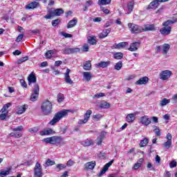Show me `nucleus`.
Segmentation results:
<instances>
[{
	"label": "nucleus",
	"mask_w": 177,
	"mask_h": 177,
	"mask_svg": "<svg viewBox=\"0 0 177 177\" xmlns=\"http://www.w3.org/2000/svg\"><path fill=\"white\" fill-rule=\"evenodd\" d=\"M28 85H31L32 84H36L37 77L34 74L30 73L28 77Z\"/></svg>",
	"instance_id": "4be33fe9"
},
{
	"label": "nucleus",
	"mask_w": 177,
	"mask_h": 177,
	"mask_svg": "<svg viewBox=\"0 0 177 177\" xmlns=\"http://www.w3.org/2000/svg\"><path fill=\"white\" fill-rule=\"evenodd\" d=\"M171 30H172V28L171 26H168L167 28L163 27L159 31L161 35L167 36L171 34Z\"/></svg>",
	"instance_id": "f3484780"
},
{
	"label": "nucleus",
	"mask_w": 177,
	"mask_h": 177,
	"mask_svg": "<svg viewBox=\"0 0 177 177\" xmlns=\"http://www.w3.org/2000/svg\"><path fill=\"white\" fill-rule=\"evenodd\" d=\"M83 68L85 70V71H89L92 68V64L91 63V61H86L84 64H83Z\"/></svg>",
	"instance_id": "a878e982"
},
{
	"label": "nucleus",
	"mask_w": 177,
	"mask_h": 177,
	"mask_svg": "<svg viewBox=\"0 0 177 177\" xmlns=\"http://www.w3.org/2000/svg\"><path fill=\"white\" fill-rule=\"evenodd\" d=\"M23 129H24V128L23 127V126H19L16 128L12 129L13 132L10 133L9 134V136H10L11 138H21L22 134H21V131H23Z\"/></svg>",
	"instance_id": "423d86ee"
},
{
	"label": "nucleus",
	"mask_w": 177,
	"mask_h": 177,
	"mask_svg": "<svg viewBox=\"0 0 177 177\" xmlns=\"http://www.w3.org/2000/svg\"><path fill=\"white\" fill-rule=\"evenodd\" d=\"M52 55H53V50H49L46 53L45 56L47 59H50V57H52Z\"/></svg>",
	"instance_id": "8fccbe9b"
},
{
	"label": "nucleus",
	"mask_w": 177,
	"mask_h": 177,
	"mask_svg": "<svg viewBox=\"0 0 177 177\" xmlns=\"http://www.w3.org/2000/svg\"><path fill=\"white\" fill-rule=\"evenodd\" d=\"M41 176H42V166L37 162L34 168V177Z\"/></svg>",
	"instance_id": "9d476101"
},
{
	"label": "nucleus",
	"mask_w": 177,
	"mask_h": 177,
	"mask_svg": "<svg viewBox=\"0 0 177 177\" xmlns=\"http://www.w3.org/2000/svg\"><path fill=\"white\" fill-rule=\"evenodd\" d=\"M55 161L50 159H47L44 164V167H50L51 165H55Z\"/></svg>",
	"instance_id": "37998d69"
},
{
	"label": "nucleus",
	"mask_w": 177,
	"mask_h": 177,
	"mask_svg": "<svg viewBox=\"0 0 177 177\" xmlns=\"http://www.w3.org/2000/svg\"><path fill=\"white\" fill-rule=\"evenodd\" d=\"M71 55L74 54V53H79V52H80V48H71Z\"/></svg>",
	"instance_id": "6e6d98bb"
},
{
	"label": "nucleus",
	"mask_w": 177,
	"mask_h": 177,
	"mask_svg": "<svg viewBox=\"0 0 177 177\" xmlns=\"http://www.w3.org/2000/svg\"><path fill=\"white\" fill-rule=\"evenodd\" d=\"M48 15L44 16V19H51L52 17H55L56 16H62L63 13H64V10L63 8H49L47 11Z\"/></svg>",
	"instance_id": "f03ea898"
},
{
	"label": "nucleus",
	"mask_w": 177,
	"mask_h": 177,
	"mask_svg": "<svg viewBox=\"0 0 177 177\" xmlns=\"http://www.w3.org/2000/svg\"><path fill=\"white\" fill-rule=\"evenodd\" d=\"M114 68H115V70H117L118 71H119V70H121V68H122V62L120 61V62H117L115 65Z\"/></svg>",
	"instance_id": "c03bdc74"
},
{
	"label": "nucleus",
	"mask_w": 177,
	"mask_h": 177,
	"mask_svg": "<svg viewBox=\"0 0 177 177\" xmlns=\"http://www.w3.org/2000/svg\"><path fill=\"white\" fill-rule=\"evenodd\" d=\"M64 100V95L59 93L57 95V102L62 103Z\"/></svg>",
	"instance_id": "de8ad7c7"
},
{
	"label": "nucleus",
	"mask_w": 177,
	"mask_h": 177,
	"mask_svg": "<svg viewBox=\"0 0 177 177\" xmlns=\"http://www.w3.org/2000/svg\"><path fill=\"white\" fill-rule=\"evenodd\" d=\"M88 42L90 44V45H96V44H97V41H96L95 37H88Z\"/></svg>",
	"instance_id": "e433bc0d"
},
{
	"label": "nucleus",
	"mask_w": 177,
	"mask_h": 177,
	"mask_svg": "<svg viewBox=\"0 0 177 177\" xmlns=\"http://www.w3.org/2000/svg\"><path fill=\"white\" fill-rule=\"evenodd\" d=\"M164 176L165 177H171V172L166 170L164 174Z\"/></svg>",
	"instance_id": "774afa93"
},
{
	"label": "nucleus",
	"mask_w": 177,
	"mask_h": 177,
	"mask_svg": "<svg viewBox=\"0 0 177 177\" xmlns=\"http://www.w3.org/2000/svg\"><path fill=\"white\" fill-rule=\"evenodd\" d=\"M27 109H28V106L26 104L17 106V114H23V113L26 112V110H27Z\"/></svg>",
	"instance_id": "b1692460"
},
{
	"label": "nucleus",
	"mask_w": 177,
	"mask_h": 177,
	"mask_svg": "<svg viewBox=\"0 0 177 177\" xmlns=\"http://www.w3.org/2000/svg\"><path fill=\"white\" fill-rule=\"evenodd\" d=\"M135 5V3L133 1H130L127 4V8H128V12L127 15H131V12L133 10V6Z\"/></svg>",
	"instance_id": "7c9ffc66"
},
{
	"label": "nucleus",
	"mask_w": 177,
	"mask_h": 177,
	"mask_svg": "<svg viewBox=\"0 0 177 177\" xmlns=\"http://www.w3.org/2000/svg\"><path fill=\"white\" fill-rule=\"evenodd\" d=\"M149 143V140L147 138H145L144 140H142L140 142V147H145V146H147V144Z\"/></svg>",
	"instance_id": "a18cd8bd"
},
{
	"label": "nucleus",
	"mask_w": 177,
	"mask_h": 177,
	"mask_svg": "<svg viewBox=\"0 0 177 177\" xmlns=\"http://www.w3.org/2000/svg\"><path fill=\"white\" fill-rule=\"evenodd\" d=\"M110 32H111V28H109L108 29H104L102 32L99 34V38H100V39H102V38H106V37H107Z\"/></svg>",
	"instance_id": "5701e85b"
},
{
	"label": "nucleus",
	"mask_w": 177,
	"mask_h": 177,
	"mask_svg": "<svg viewBox=\"0 0 177 177\" xmlns=\"http://www.w3.org/2000/svg\"><path fill=\"white\" fill-rule=\"evenodd\" d=\"M128 27L132 34H139L140 32H143V26L136 25L133 23H129Z\"/></svg>",
	"instance_id": "39448f33"
},
{
	"label": "nucleus",
	"mask_w": 177,
	"mask_h": 177,
	"mask_svg": "<svg viewBox=\"0 0 177 177\" xmlns=\"http://www.w3.org/2000/svg\"><path fill=\"white\" fill-rule=\"evenodd\" d=\"M140 122L145 127H149V125L151 124V119L149 118V116L147 115H144L141 117Z\"/></svg>",
	"instance_id": "f8f14e48"
},
{
	"label": "nucleus",
	"mask_w": 177,
	"mask_h": 177,
	"mask_svg": "<svg viewBox=\"0 0 177 177\" xmlns=\"http://www.w3.org/2000/svg\"><path fill=\"white\" fill-rule=\"evenodd\" d=\"M71 70L69 68L66 69V72L64 73V80L66 84H69V85H73V80L71 77H70Z\"/></svg>",
	"instance_id": "2eb2a0df"
},
{
	"label": "nucleus",
	"mask_w": 177,
	"mask_h": 177,
	"mask_svg": "<svg viewBox=\"0 0 177 177\" xmlns=\"http://www.w3.org/2000/svg\"><path fill=\"white\" fill-rule=\"evenodd\" d=\"M66 165H64V164H58L56 166L55 168V171H57V172H60V171H62V169H65V168H66Z\"/></svg>",
	"instance_id": "ea45409f"
},
{
	"label": "nucleus",
	"mask_w": 177,
	"mask_h": 177,
	"mask_svg": "<svg viewBox=\"0 0 177 177\" xmlns=\"http://www.w3.org/2000/svg\"><path fill=\"white\" fill-rule=\"evenodd\" d=\"M62 35H63V37H65V38H71L73 37L71 34H68L64 32H62Z\"/></svg>",
	"instance_id": "0e129e2a"
},
{
	"label": "nucleus",
	"mask_w": 177,
	"mask_h": 177,
	"mask_svg": "<svg viewBox=\"0 0 177 177\" xmlns=\"http://www.w3.org/2000/svg\"><path fill=\"white\" fill-rule=\"evenodd\" d=\"M59 23H60V19H57L53 20L51 22V24L53 27H56V26H57Z\"/></svg>",
	"instance_id": "4d7b16f0"
},
{
	"label": "nucleus",
	"mask_w": 177,
	"mask_h": 177,
	"mask_svg": "<svg viewBox=\"0 0 177 177\" xmlns=\"http://www.w3.org/2000/svg\"><path fill=\"white\" fill-rule=\"evenodd\" d=\"M158 6H160V3L158 0H153L149 4L147 9H157Z\"/></svg>",
	"instance_id": "412c9836"
},
{
	"label": "nucleus",
	"mask_w": 177,
	"mask_h": 177,
	"mask_svg": "<svg viewBox=\"0 0 177 177\" xmlns=\"http://www.w3.org/2000/svg\"><path fill=\"white\" fill-rule=\"evenodd\" d=\"M171 103V100H168L167 98H163L160 102V104L162 107H164V106H167V104Z\"/></svg>",
	"instance_id": "58836bf2"
},
{
	"label": "nucleus",
	"mask_w": 177,
	"mask_h": 177,
	"mask_svg": "<svg viewBox=\"0 0 177 177\" xmlns=\"http://www.w3.org/2000/svg\"><path fill=\"white\" fill-rule=\"evenodd\" d=\"M106 133H107L106 131H102L100 135L99 139H100L101 140H103V139H104V137L106 136Z\"/></svg>",
	"instance_id": "052dcab7"
},
{
	"label": "nucleus",
	"mask_w": 177,
	"mask_h": 177,
	"mask_svg": "<svg viewBox=\"0 0 177 177\" xmlns=\"http://www.w3.org/2000/svg\"><path fill=\"white\" fill-rule=\"evenodd\" d=\"M52 132H53V131L51 129H44L41 131H40V135L41 136H45L46 135H50V133H52Z\"/></svg>",
	"instance_id": "f704fd0d"
},
{
	"label": "nucleus",
	"mask_w": 177,
	"mask_h": 177,
	"mask_svg": "<svg viewBox=\"0 0 177 177\" xmlns=\"http://www.w3.org/2000/svg\"><path fill=\"white\" fill-rule=\"evenodd\" d=\"M111 62L110 61L107 62H101L98 64H96V68H106L110 66V64Z\"/></svg>",
	"instance_id": "6ab92c4d"
},
{
	"label": "nucleus",
	"mask_w": 177,
	"mask_h": 177,
	"mask_svg": "<svg viewBox=\"0 0 177 177\" xmlns=\"http://www.w3.org/2000/svg\"><path fill=\"white\" fill-rule=\"evenodd\" d=\"M140 46V42L139 41L131 43L130 44V47L129 48V50H130V52H136V50L139 49Z\"/></svg>",
	"instance_id": "dca6fc26"
},
{
	"label": "nucleus",
	"mask_w": 177,
	"mask_h": 177,
	"mask_svg": "<svg viewBox=\"0 0 177 177\" xmlns=\"http://www.w3.org/2000/svg\"><path fill=\"white\" fill-rule=\"evenodd\" d=\"M143 158H140L138 162L133 165V169H134L135 170L136 169H139V168H140L142 167V164H143Z\"/></svg>",
	"instance_id": "c85d7f7f"
},
{
	"label": "nucleus",
	"mask_w": 177,
	"mask_h": 177,
	"mask_svg": "<svg viewBox=\"0 0 177 177\" xmlns=\"http://www.w3.org/2000/svg\"><path fill=\"white\" fill-rule=\"evenodd\" d=\"M91 115H92V110L91 109L87 110L84 114V119L80 120L77 122V124H79V125H82V124H86V122L89 121V119L91 118Z\"/></svg>",
	"instance_id": "1a4fd4ad"
},
{
	"label": "nucleus",
	"mask_w": 177,
	"mask_h": 177,
	"mask_svg": "<svg viewBox=\"0 0 177 177\" xmlns=\"http://www.w3.org/2000/svg\"><path fill=\"white\" fill-rule=\"evenodd\" d=\"M43 142L50 143V145H55V146H62V145H64V139L62 136L46 138L43 140Z\"/></svg>",
	"instance_id": "f257e3e1"
},
{
	"label": "nucleus",
	"mask_w": 177,
	"mask_h": 177,
	"mask_svg": "<svg viewBox=\"0 0 177 177\" xmlns=\"http://www.w3.org/2000/svg\"><path fill=\"white\" fill-rule=\"evenodd\" d=\"M103 96H106L104 93H99L94 95V97H96L97 99H100V97H103Z\"/></svg>",
	"instance_id": "13d9d810"
},
{
	"label": "nucleus",
	"mask_w": 177,
	"mask_h": 177,
	"mask_svg": "<svg viewBox=\"0 0 177 177\" xmlns=\"http://www.w3.org/2000/svg\"><path fill=\"white\" fill-rule=\"evenodd\" d=\"M100 107L101 109H109L110 108V103L104 102L100 104Z\"/></svg>",
	"instance_id": "49530a36"
},
{
	"label": "nucleus",
	"mask_w": 177,
	"mask_h": 177,
	"mask_svg": "<svg viewBox=\"0 0 177 177\" xmlns=\"http://www.w3.org/2000/svg\"><path fill=\"white\" fill-rule=\"evenodd\" d=\"M177 165V162L175 160H172L170 163H169V167L170 168H175Z\"/></svg>",
	"instance_id": "680f3d73"
},
{
	"label": "nucleus",
	"mask_w": 177,
	"mask_h": 177,
	"mask_svg": "<svg viewBox=\"0 0 177 177\" xmlns=\"http://www.w3.org/2000/svg\"><path fill=\"white\" fill-rule=\"evenodd\" d=\"M124 57V53L121 52L116 53L113 55V59L116 60H121Z\"/></svg>",
	"instance_id": "4c0bfd02"
},
{
	"label": "nucleus",
	"mask_w": 177,
	"mask_h": 177,
	"mask_svg": "<svg viewBox=\"0 0 177 177\" xmlns=\"http://www.w3.org/2000/svg\"><path fill=\"white\" fill-rule=\"evenodd\" d=\"M83 78H84V80L87 81V82H89V81H91V80H92V73H91L90 72H84L83 73Z\"/></svg>",
	"instance_id": "bb28decb"
},
{
	"label": "nucleus",
	"mask_w": 177,
	"mask_h": 177,
	"mask_svg": "<svg viewBox=\"0 0 177 177\" xmlns=\"http://www.w3.org/2000/svg\"><path fill=\"white\" fill-rule=\"evenodd\" d=\"M52 102L49 100H46L42 102L41 105V113L44 114V115H49L50 113H52Z\"/></svg>",
	"instance_id": "7ed1b4c3"
},
{
	"label": "nucleus",
	"mask_w": 177,
	"mask_h": 177,
	"mask_svg": "<svg viewBox=\"0 0 177 177\" xmlns=\"http://www.w3.org/2000/svg\"><path fill=\"white\" fill-rule=\"evenodd\" d=\"M64 55H71V48L66 47L63 50Z\"/></svg>",
	"instance_id": "09e8293b"
},
{
	"label": "nucleus",
	"mask_w": 177,
	"mask_h": 177,
	"mask_svg": "<svg viewBox=\"0 0 177 177\" xmlns=\"http://www.w3.org/2000/svg\"><path fill=\"white\" fill-rule=\"evenodd\" d=\"M82 145H83V146H84L85 147H88L89 146H92L93 145V140H89V139H86L85 141H84Z\"/></svg>",
	"instance_id": "c9c22d12"
},
{
	"label": "nucleus",
	"mask_w": 177,
	"mask_h": 177,
	"mask_svg": "<svg viewBox=\"0 0 177 177\" xmlns=\"http://www.w3.org/2000/svg\"><path fill=\"white\" fill-rule=\"evenodd\" d=\"M77 23H78V19L73 18L72 20L69 21L66 27L67 28H73V27L77 26Z\"/></svg>",
	"instance_id": "393cba45"
},
{
	"label": "nucleus",
	"mask_w": 177,
	"mask_h": 177,
	"mask_svg": "<svg viewBox=\"0 0 177 177\" xmlns=\"http://www.w3.org/2000/svg\"><path fill=\"white\" fill-rule=\"evenodd\" d=\"M83 52H88L89 50V46L88 44H84L82 46Z\"/></svg>",
	"instance_id": "bf43d9fd"
},
{
	"label": "nucleus",
	"mask_w": 177,
	"mask_h": 177,
	"mask_svg": "<svg viewBox=\"0 0 177 177\" xmlns=\"http://www.w3.org/2000/svg\"><path fill=\"white\" fill-rule=\"evenodd\" d=\"M152 128H153V132L155 133L156 136H161V131L160 130V128H158V127L153 126Z\"/></svg>",
	"instance_id": "79ce46f5"
},
{
	"label": "nucleus",
	"mask_w": 177,
	"mask_h": 177,
	"mask_svg": "<svg viewBox=\"0 0 177 177\" xmlns=\"http://www.w3.org/2000/svg\"><path fill=\"white\" fill-rule=\"evenodd\" d=\"M10 171H12V166H10L8 169L5 171H2L0 172V176L1 177H5L7 176V175H9L10 174Z\"/></svg>",
	"instance_id": "c756f323"
},
{
	"label": "nucleus",
	"mask_w": 177,
	"mask_h": 177,
	"mask_svg": "<svg viewBox=\"0 0 177 177\" xmlns=\"http://www.w3.org/2000/svg\"><path fill=\"white\" fill-rule=\"evenodd\" d=\"M29 132H32V133H37V132H38V128L34 127V128L29 129Z\"/></svg>",
	"instance_id": "69168bd1"
},
{
	"label": "nucleus",
	"mask_w": 177,
	"mask_h": 177,
	"mask_svg": "<svg viewBox=\"0 0 177 177\" xmlns=\"http://www.w3.org/2000/svg\"><path fill=\"white\" fill-rule=\"evenodd\" d=\"M125 46H128V42L122 41L118 44L115 43L114 45L111 46V49H118V50L124 49Z\"/></svg>",
	"instance_id": "9b49d317"
},
{
	"label": "nucleus",
	"mask_w": 177,
	"mask_h": 177,
	"mask_svg": "<svg viewBox=\"0 0 177 177\" xmlns=\"http://www.w3.org/2000/svg\"><path fill=\"white\" fill-rule=\"evenodd\" d=\"M109 3H111V0H98L97 1V5H99V6L109 5Z\"/></svg>",
	"instance_id": "473e14b6"
},
{
	"label": "nucleus",
	"mask_w": 177,
	"mask_h": 177,
	"mask_svg": "<svg viewBox=\"0 0 177 177\" xmlns=\"http://www.w3.org/2000/svg\"><path fill=\"white\" fill-rule=\"evenodd\" d=\"M171 145H172V141L167 140L166 142L164 143L163 147H165V149H169Z\"/></svg>",
	"instance_id": "603ef678"
},
{
	"label": "nucleus",
	"mask_w": 177,
	"mask_h": 177,
	"mask_svg": "<svg viewBox=\"0 0 177 177\" xmlns=\"http://www.w3.org/2000/svg\"><path fill=\"white\" fill-rule=\"evenodd\" d=\"M174 23H176V20L169 19V20L163 22L162 26H163V27H165L167 28L169 27V26H171V24H174Z\"/></svg>",
	"instance_id": "72a5a7b5"
},
{
	"label": "nucleus",
	"mask_w": 177,
	"mask_h": 177,
	"mask_svg": "<svg viewBox=\"0 0 177 177\" xmlns=\"http://www.w3.org/2000/svg\"><path fill=\"white\" fill-rule=\"evenodd\" d=\"M84 169L86 171L89 169H94L95 167H96V161H91L88 162L84 165Z\"/></svg>",
	"instance_id": "a211bd4d"
},
{
	"label": "nucleus",
	"mask_w": 177,
	"mask_h": 177,
	"mask_svg": "<svg viewBox=\"0 0 177 177\" xmlns=\"http://www.w3.org/2000/svg\"><path fill=\"white\" fill-rule=\"evenodd\" d=\"M20 84L21 86H23V88H27V83H26V81H24V80H21Z\"/></svg>",
	"instance_id": "338daca9"
},
{
	"label": "nucleus",
	"mask_w": 177,
	"mask_h": 177,
	"mask_svg": "<svg viewBox=\"0 0 177 177\" xmlns=\"http://www.w3.org/2000/svg\"><path fill=\"white\" fill-rule=\"evenodd\" d=\"M39 96V85L35 84L33 86V93L30 95L31 102H37Z\"/></svg>",
	"instance_id": "0eeeda50"
},
{
	"label": "nucleus",
	"mask_w": 177,
	"mask_h": 177,
	"mask_svg": "<svg viewBox=\"0 0 177 177\" xmlns=\"http://www.w3.org/2000/svg\"><path fill=\"white\" fill-rule=\"evenodd\" d=\"M171 48V46L168 44H165L162 47L163 54L167 55L168 53V50H169V48Z\"/></svg>",
	"instance_id": "a19ab883"
},
{
	"label": "nucleus",
	"mask_w": 177,
	"mask_h": 177,
	"mask_svg": "<svg viewBox=\"0 0 177 177\" xmlns=\"http://www.w3.org/2000/svg\"><path fill=\"white\" fill-rule=\"evenodd\" d=\"M38 5V2L33 1L26 6V9H35V8H37Z\"/></svg>",
	"instance_id": "cd10ccee"
},
{
	"label": "nucleus",
	"mask_w": 177,
	"mask_h": 177,
	"mask_svg": "<svg viewBox=\"0 0 177 177\" xmlns=\"http://www.w3.org/2000/svg\"><path fill=\"white\" fill-rule=\"evenodd\" d=\"M113 162H114V160H111L109 162L106 163L104 167L102 168V170L100 172L99 176H102L106 174V171L109 170V168L113 165Z\"/></svg>",
	"instance_id": "ddd939ff"
},
{
	"label": "nucleus",
	"mask_w": 177,
	"mask_h": 177,
	"mask_svg": "<svg viewBox=\"0 0 177 177\" xmlns=\"http://www.w3.org/2000/svg\"><path fill=\"white\" fill-rule=\"evenodd\" d=\"M68 113V111H61L58 113H57L53 120H50V125H55V124H57L63 117H66L67 115V113Z\"/></svg>",
	"instance_id": "20e7f679"
},
{
	"label": "nucleus",
	"mask_w": 177,
	"mask_h": 177,
	"mask_svg": "<svg viewBox=\"0 0 177 177\" xmlns=\"http://www.w3.org/2000/svg\"><path fill=\"white\" fill-rule=\"evenodd\" d=\"M171 102L172 104H177V93L174 94L172 97L171 98Z\"/></svg>",
	"instance_id": "864d4df0"
},
{
	"label": "nucleus",
	"mask_w": 177,
	"mask_h": 177,
	"mask_svg": "<svg viewBox=\"0 0 177 177\" xmlns=\"http://www.w3.org/2000/svg\"><path fill=\"white\" fill-rule=\"evenodd\" d=\"M171 75H172V72L169 70L162 71L159 74L160 79L162 81H167V80L170 78Z\"/></svg>",
	"instance_id": "6e6552de"
},
{
	"label": "nucleus",
	"mask_w": 177,
	"mask_h": 177,
	"mask_svg": "<svg viewBox=\"0 0 177 177\" xmlns=\"http://www.w3.org/2000/svg\"><path fill=\"white\" fill-rule=\"evenodd\" d=\"M101 118H103V115L100 114L94 115L93 116V120H95V121H99V120H101Z\"/></svg>",
	"instance_id": "5fc2aeb1"
},
{
	"label": "nucleus",
	"mask_w": 177,
	"mask_h": 177,
	"mask_svg": "<svg viewBox=\"0 0 177 177\" xmlns=\"http://www.w3.org/2000/svg\"><path fill=\"white\" fill-rule=\"evenodd\" d=\"M149 82V77H143L140 78L136 82V85H146Z\"/></svg>",
	"instance_id": "aec40b11"
},
{
	"label": "nucleus",
	"mask_w": 177,
	"mask_h": 177,
	"mask_svg": "<svg viewBox=\"0 0 177 177\" xmlns=\"http://www.w3.org/2000/svg\"><path fill=\"white\" fill-rule=\"evenodd\" d=\"M157 28L154 24H145L142 27V32L147 31H156Z\"/></svg>",
	"instance_id": "4468645a"
},
{
	"label": "nucleus",
	"mask_w": 177,
	"mask_h": 177,
	"mask_svg": "<svg viewBox=\"0 0 177 177\" xmlns=\"http://www.w3.org/2000/svg\"><path fill=\"white\" fill-rule=\"evenodd\" d=\"M126 120L127 122H133L135 121V114L129 113L126 117Z\"/></svg>",
	"instance_id": "2f4dec72"
},
{
	"label": "nucleus",
	"mask_w": 177,
	"mask_h": 177,
	"mask_svg": "<svg viewBox=\"0 0 177 177\" xmlns=\"http://www.w3.org/2000/svg\"><path fill=\"white\" fill-rule=\"evenodd\" d=\"M28 60V56L24 57L18 60V64H21L22 63H24V62H27Z\"/></svg>",
	"instance_id": "3c124183"
},
{
	"label": "nucleus",
	"mask_w": 177,
	"mask_h": 177,
	"mask_svg": "<svg viewBox=\"0 0 177 177\" xmlns=\"http://www.w3.org/2000/svg\"><path fill=\"white\" fill-rule=\"evenodd\" d=\"M24 37V35H23V34H21V35H18V37L16 39V41L17 42H21V39H23Z\"/></svg>",
	"instance_id": "e2e57ef3"
}]
</instances>
